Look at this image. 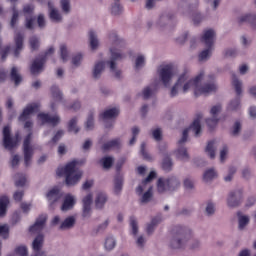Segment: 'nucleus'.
<instances>
[{
  "label": "nucleus",
  "mask_w": 256,
  "mask_h": 256,
  "mask_svg": "<svg viewBox=\"0 0 256 256\" xmlns=\"http://www.w3.org/2000/svg\"><path fill=\"white\" fill-rule=\"evenodd\" d=\"M61 8L64 13H70L71 3L69 2V0H61Z\"/></svg>",
  "instance_id": "obj_62"
},
{
  "label": "nucleus",
  "mask_w": 256,
  "mask_h": 256,
  "mask_svg": "<svg viewBox=\"0 0 256 256\" xmlns=\"http://www.w3.org/2000/svg\"><path fill=\"white\" fill-rule=\"evenodd\" d=\"M77 203V198L72 194H66L61 206V211H71Z\"/></svg>",
  "instance_id": "obj_21"
},
{
  "label": "nucleus",
  "mask_w": 256,
  "mask_h": 256,
  "mask_svg": "<svg viewBox=\"0 0 256 256\" xmlns=\"http://www.w3.org/2000/svg\"><path fill=\"white\" fill-rule=\"evenodd\" d=\"M53 53H55V48L50 47L46 53L45 56L42 58H36L30 68V71L32 73V75H39V73H42L43 71V67L45 65V58L49 57V55H53Z\"/></svg>",
  "instance_id": "obj_10"
},
{
  "label": "nucleus",
  "mask_w": 256,
  "mask_h": 256,
  "mask_svg": "<svg viewBox=\"0 0 256 256\" xmlns=\"http://www.w3.org/2000/svg\"><path fill=\"white\" fill-rule=\"evenodd\" d=\"M0 237L2 239H9V225L0 224Z\"/></svg>",
  "instance_id": "obj_55"
},
{
  "label": "nucleus",
  "mask_w": 256,
  "mask_h": 256,
  "mask_svg": "<svg viewBox=\"0 0 256 256\" xmlns=\"http://www.w3.org/2000/svg\"><path fill=\"white\" fill-rule=\"evenodd\" d=\"M38 119L42 121V124L48 123V125H52V127H57L59 123H61V117L59 115L51 116L49 114L40 113L38 114Z\"/></svg>",
  "instance_id": "obj_18"
},
{
  "label": "nucleus",
  "mask_w": 256,
  "mask_h": 256,
  "mask_svg": "<svg viewBox=\"0 0 256 256\" xmlns=\"http://www.w3.org/2000/svg\"><path fill=\"white\" fill-rule=\"evenodd\" d=\"M68 111H79L81 109V101L75 100L71 105H64Z\"/></svg>",
  "instance_id": "obj_57"
},
{
  "label": "nucleus",
  "mask_w": 256,
  "mask_h": 256,
  "mask_svg": "<svg viewBox=\"0 0 256 256\" xmlns=\"http://www.w3.org/2000/svg\"><path fill=\"white\" fill-rule=\"evenodd\" d=\"M232 86L238 96L243 93V81L239 80L237 75L234 73L232 74Z\"/></svg>",
  "instance_id": "obj_30"
},
{
  "label": "nucleus",
  "mask_w": 256,
  "mask_h": 256,
  "mask_svg": "<svg viewBox=\"0 0 256 256\" xmlns=\"http://www.w3.org/2000/svg\"><path fill=\"white\" fill-rule=\"evenodd\" d=\"M145 243H147V240L144 235L136 237V245L138 249H143L145 247Z\"/></svg>",
  "instance_id": "obj_61"
},
{
  "label": "nucleus",
  "mask_w": 256,
  "mask_h": 256,
  "mask_svg": "<svg viewBox=\"0 0 256 256\" xmlns=\"http://www.w3.org/2000/svg\"><path fill=\"white\" fill-rule=\"evenodd\" d=\"M119 117V110L118 108H108L102 114H100V119L102 121H109V119H116Z\"/></svg>",
  "instance_id": "obj_25"
},
{
  "label": "nucleus",
  "mask_w": 256,
  "mask_h": 256,
  "mask_svg": "<svg viewBox=\"0 0 256 256\" xmlns=\"http://www.w3.org/2000/svg\"><path fill=\"white\" fill-rule=\"evenodd\" d=\"M35 11V6L33 4H26L23 6V14L25 17H29Z\"/></svg>",
  "instance_id": "obj_58"
},
{
  "label": "nucleus",
  "mask_w": 256,
  "mask_h": 256,
  "mask_svg": "<svg viewBox=\"0 0 256 256\" xmlns=\"http://www.w3.org/2000/svg\"><path fill=\"white\" fill-rule=\"evenodd\" d=\"M152 137L155 141H161L163 139V131L161 128H156L152 130Z\"/></svg>",
  "instance_id": "obj_59"
},
{
  "label": "nucleus",
  "mask_w": 256,
  "mask_h": 256,
  "mask_svg": "<svg viewBox=\"0 0 256 256\" xmlns=\"http://www.w3.org/2000/svg\"><path fill=\"white\" fill-rule=\"evenodd\" d=\"M60 57L63 63H67V61H69V51L65 44L60 46Z\"/></svg>",
  "instance_id": "obj_51"
},
{
  "label": "nucleus",
  "mask_w": 256,
  "mask_h": 256,
  "mask_svg": "<svg viewBox=\"0 0 256 256\" xmlns=\"http://www.w3.org/2000/svg\"><path fill=\"white\" fill-rule=\"evenodd\" d=\"M95 127V114L93 112H90L87 118V121L85 123V129L86 131H93Z\"/></svg>",
  "instance_id": "obj_43"
},
{
  "label": "nucleus",
  "mask_w": 256,
  "mask_h": 256,
  "mask_svg": "<svg viewBox=\"0 0 256 256\" xmlns=\"http://www.w3.org/2000/svg\"><path fill=\"white\" fill-rule=\"evenodd\" d=\"M204 213L207 217H212V215H215V203L211 201L206 202Z\"/></svg>",
  "instance_id": "obj_49"
},
{
  "label": "nucleus",
  "mask_w": 256,
  "mask_h": 256,
  "mask_svg": "<svg viewBox=\"0 0 256 256\" xmlns=\"http://www.w3.org/2000/svg\"><path fill=\"white\" fill-rule=\"evenodd\" d=\"M130 227L132 229V235H137V233H139V226L135 218H130Z\"/></svg>",
  "instance_id": "obj_60"
},
{
  "label": "nucleus",
  "mask_w": 256,
  "mask_h": 256,
  "mask_svg": "<svg viewBox=\"0 0 256 256\" xmlns=\"http://www.w3.org/2000/svg\"><path fill=\"white\" fill-rule=\"evenodd\" d=\"M214 179H217V171L214 168L207 169L203 174L204 183H211Z\"/></svg>",
  "instance_id": "obj_32"
},
{
  "label": "nucleus",
  "mask_w": 256,
  "mask_h": 256,
  "mask_svg": "<svg viewBox=\"0 0 256 256\" xmlns=\"http://www.w3.org/2000/svg\"><path fill=\"white\" fill-rule=\"evenodd\" d=\"M77 165H79V161L73 160L68 162L65 167H60L57 169L58 177H66V185L68 187H73V185H77L79 181H81V177H83V171L77 169Z\"/></svg>",
  "instance_id": "obj_5"
},
{
  "label": "nucleus",
  "mask_w": 256,
  "mask_h": 256,
  "mask_svg": "<svg viewBox=\"0 0 256 256\" xmlns=\"http://www.w3.org/2000/svg\"><path fill=\"white\" fill-rule=\"evenodd\" d=\"M239 107H241V100L239 98H235L228 105V109L230 111H237V109H239Z\"/></svg>",
  "instance_id": "obj_56"
},
{
  "label": "nucleus",
  "mask_w": 256,
  "mask_h": 256,
  "mask_svg": "<svg viewBox=\"0 0 256 256\" xmlns=\"http://www.w3.org/2000/svg\"><path fill=\"white\" fill-rule=\"evenodd\" d=\"M108 43L110 45V60L107 62L99 61L94 64L92 69L93 79H101L103 71H105V65L110 69V72L114 75L116 79H121V70L117 69V61H123L127 55L121 51L125 46V40H123L117 32L110 31L108 33Z\"/></svg>",
  "instance_id": "obj_2"
},
{
  "label": "nucleus",
  "mask_w": 256,
  "mask_h": 256,
  "mask_svg": "<svg viewBox=\"0 0 256 256\" xmlns=\"http://www.w3.org/2000/svg\"><path fill=\"white\" fill-rule=\"evenodd\" d=\"M230 135L231 137H239V135H241V122H235Z\"/></svg>",
  "instance_id": "obj_54"
},
{
  "label": "nucleus",
  "mask_w": 256,
  "mask_h": 256,
  "mask_svg": "<svg viewBox=\"0 0 256 256\" xmlns=\"http://www.w3.org/2000/svg\"><path fill=\"white\" fill-rule=\"evenodd\" d=\"M212 51H213V48L211 47H207L206 49L201 51L198 55V61L200 63H205V61H209V59L211 58Z\"/></svg>",
  "instance_id": "obj_35"
},
{
  "label": "nucleus",
  "mask_w": 256,
  "mask_h": 256,
  "mask_svg": "<svg viewBox=\"0 0 256 256\" xmlns=\"http://www.w3.org/2000/svg\"><path fill=\"white\" fill-rule=\"evenodd\" d=\"M123 191V177L117 176L114 179V193L115 195H119Z\"/></svg>",
  "instance_id": "obj_42"
},
{
  "label": "nucleus",
  "mask_w": 256,
  "mask_h": 256,
  "mask_svg": "<svg viewBox=\"0 0 256 256\" xmlns=\"http://www.w3.org/2000/svg\"><path fill=\"white\" fill-rule=\"evenodd\" d=\"M11 81H14L15 85H19L23 81V78L21 77V74H19V70H17V67H13L11 69L10 73Z\"/></svg>",
  "instance_id": "obj_41"
},
{
  "label": "nucleus",
  "mask_w": 256,
  "mask_h": 256,
  "mask_svg": "<svg viewBox=\"0 0 256 256\" xmlns=\"http://www.w3.org/2000/svg\"><path fill=\"white\" fill-rule=\"evenodd\" d=\"M12 11H13V14L10 21V27H12L13 29L15 28V26L17 25V22L19 21V10L13 7Z\"/></svg>",
  "instance_id": "obj_53"
},
{
  "label": "nucleus",
  "mask_w": 256,
  "mask_h": 256,
  "mask_svg": "<svg viewBox=\"0 0 256 256\" xmlns=\"http://www.w3.org/2000/svg\"><path fill=\"white\" fill-rule=\"evenodd\" d=\"M31 127H33V122L26 121L24 124V129H29V133L25 137L23 142L24 163L26 167H29L31 165V159H33V147L31 146L33 132H31Z\"/></svg>",
  "instance_id": "obj_9"
},
{
  "label": "nucleus",
  "mask_w": 256,
  "mask_h": 256,
  "mask_svg": "<svg viewBox=\"0 0 256 256\" xmlns=\"http://www.w3.org/2000/svg\"><path fill=\"white\" fill-rule=\"evenodd\" d=\"M35 111H37L36 104L27 105L22 114L19 116V121H27V119H29V117H31Z\"/></svg>",
  "instance_id": "obj_26"
},
{
  "label": "nucleus",
  "mask_w": 256,
  "mask_h": 256,
  "mask_svg": "<svg viewBox=\"0 0 256 256\" xmlns=\"http://www.w3.org/2000/svg\"><path fill=\"white\" fill-rule=\"evenodd\" d=\"M192 239L193 230L189 227L178 225L172 230V238L169 245L171 249H183Z\"/></svg>",
  "instance_id": "obj_4"
},
{
  "label": "nucleus",
  "mask_w": 256,
  "mask_h": 256,
  "mask_svg": "<svg viewBox=\"0 0 256 256\" xmlns=\"http://www.w3.org/2000/svg\"><path fill=\"white\" fill-rule=\"evenodd\" d=\"M75 227V217L70 216L66 218L59 226L60 231H67Z\"/></svg>",
  "instance_id": "obj_31"
},
{
  "label": "nucleus",
  "mask_w": 256,
  "mask_h": 256,
  "mask_svg": "<svg viewBox=\"0 0 256 256\" xmlns=\"http://www.w3.org/2000/svg\"><path fill=\"white\" fill-rule=\"evenodd\" d=\"M217 151V143L215 141L208 142L205 153L210 157V159H215V153Z\"/></svg>",
  "instance_id": "obj_34"
},
{
  "label": "nucleus",
  "mask_w": 256,
  "mask_h": 256,
  "mask_svg": "<svg viewBox=\"0 0 256 256\" xmlns=\"http://www.w3.org/2000/svg\"><path fill=\"white\" fill-rule=\"evenodd\" d=\"M181 187V180L177 176H169L167 178H159L157 181L158 193H173Z\"/></svg>",
  "instance_id": "obj_8"
},
{
  "label": "nucleus",
  "mask_w": 256,
  "mask_h": 256,
  "mask_svg": "<svg viewBox=\"0 0 256 256\" xmlns=\"http://www.w3.org/2000/svg\"><path fill=\"white\" fill-rule=\"evenodd\" d=\"M51 95H52V102L50 107L52 111H55V109H57V103H61V101H63V93H61V90H59V87L52 86Z\"/></svg>",
  "instance_id": "obj_19"
},
{
  "label": "nucleus",
  "mask_w": 256,
  "mask_h": 256,
  "mask_svg": "<svg viewBox=\"0 0 256 256\" xmlns=\"http://www.w3.org/2000/svg\"><path fill=\"white\" fill-rule=\"evenodd\" d=\"M45 223H47V215H40L34 225L30 226L29 232L32 233L33 235L37 233H41L43 229H45Z\"/></svg>",
  "instance_id": "obj_17"
},
{
  "label": "nucleus",
  "mask_w": 256,
  "mask_h": 256,
  "mask_svg": "<svg viewBox=\"0 0 256 256\" xmlns=\"http://www.w3.org/2000/svg\"><path fill=\"white\" fill-rule=\"evenodd\" d=\"M215 30L213 29H206L203 31V34L201 36V41L204 43L206 47L213 48V45H215V37H216Z\"/></svg>",
  "instance_id": "obj_16"
},
{
  "label": "nucleus",
  "mask_w": 256,
  "mask_h": 256,
  "mask_svg": "<svg viewBox=\"0 0 256 256\" xmlns=\"http://www.w3.org/2000/svg\"><path fill=\"white\" fill-rule=\"evenodd\" d=\"M145 63H146L145 55L139 54L138 56H136L135 64H134L135 71H141V69L145 67Z\"/></svg>",
  "instance_id": "obj_36"
},
{
  "label": "nucleus",
  "mask_w": 256,
  "mask_h": 256,
  "mask_svg": "<svg viewBox=\"0 0 256 256\" xmlns=\"http://www.w3.org/2000/svg\"><path fill=\"white\" fill-rule=\"evenodd\" d=\"M50 205H55V203L61 201L63 198V192L59 188H52L46 195Z\"/></svg>",
  "instance_id": "obj_22"
},
{
  "label": "nucleus",
  "mask_w": 256,
  "mask_h": 256,
  "mask_svg": "<svg viewBox=\"0 0 256 256\" xmlns=\"http://www.w3.org/2000/svg\"><path fill=\"white\" fill-rule=\"evenodd\" d=\"M157 89H159V80H155L149 86L143 89V99H150V97H153V95H155V93L157 92Z\"/></svg>",
  "instance_id": "obj_23"
},
{
  "label": "nucleus",
  "mask_w": 256,
  "mask_h": 256,
  "mask_svg": "<svg viewBox=\"0 0 256 256\" xmlns=\"http://www.w3.org/2000/svg\"><path fill=\"white\" fill-rule=\"evenodd\" d=\"M29 45L31 51H37V49H39V47L41 46V40L37 36H32L29 39Z\"/></svg>",
  "instance_id": "obj_46"
},
{
  "label": "nucleus",
  "mask_w": 256,
  "mask_h": 256,
  "mask_svg": "<svg viewBox=\"0 0 256 256\" xmlns=\"http://www.w3.org/2000/svg\"><path fill=\"white\" fill-rule=\"evenodd\" d=\"M14 183L16 187H25V185H27V176L21 173L16 174L14 177Z\"/></svg>",
  "instance_id": "obj_39"
},
{
  "label": "nucleus",
  "mask_w": 256,
  "mask_h": 256,
  "mask_svg": "<svg viewBox=\"0 0 256 256\" xmlns=\"http://www.w3.org/2000/svg\"><path fill=\"white\" fill-rule=\"evenodd\" d=\"M161 223V218H153L151 222L147 225L146 231L148 235H152L153 231H155V227Z\"/></svg>",
  "instance_id": "obj_47"
},
{
  "label": "nucleus",
  "mask_w": 256,
  "mask_h": 256,
  "mask_svg": "<svg viewBox=\"0 0 256 256\" xmlns=\"http://www.w3.org/2000/svg\"><path fill=\"white\" fill-rule=\"evenodd\" d=\"M227 155H229V147L223 146L220 151V161L221 163H225V159H227Z\"/></svg>",
  "instance_id": "obj_63"
},
{
  "label": "nucleus",
  "mask_w": 256,
  "mask_h": 256,
  "mask_svg": "<svg viewBox=\"0 0 256 256\" xmlns=\"http://www.w3.org/2000/svg\"><path fill=\"white\" fill-rule=\"evenodd\" d=\"M171 19H173V15L163 14L157 21L158 27H165V25H169V23H171Z\"/></svg>",
  "instance_id": "obj_40"
},
{
  "label": "nucleus",
  "mask_w": 256,
  "mask_h": 256,
  "mask_svg": "<svg viewBox=\"0 0 256 256\" xmlns=\"http://www.w3.org/2000/svg\"><path fill=\"white\" fill-rule=\"evenodd\" d=\"M71 63L75 69H77V67H81V63H83V54L81 53L75 54L72 57Z\"/></svg>",
  "instance_id": "obj_50"
},
{
  "label": "nucleus",
  "mask_w": 256,
  "mask_h": 256,
  "mask_svg": "<svg viewBox=\"0 0 256 256\" xmlns=\"http://www.w3.org/2000/svg\"><path fill=\"white\" fill-rule=\"evenodd\" d=\"M121 145H123V143L121 142V139L116 138V139L106 142L102 146V149H103V151H109L111 149H121Z\"/></svg>",
  "instance_id": "obj_28"
},
{
  "label": "nucleus",
  "mask_w": 256,
  "mask_h": 256,
  "mask_svg": "<svg viewBox=\"0 0 256 256\" xmlns=\"http://www.w3.org/2000/svg\"><path fill=\"white\" fill-rule=\"evenodd\" d=\"M156 73L159 81L162 82L164 87H171V83H173V77L177 75V67H175L173 64L160 65L157 68Z\"/></svg>",
  "instance_id": "obj_7"
},
{
  "label": "nucleus",
  "mask_w": 256,
  "mask_h": 256,
  "mask_svg": "<svg viewBox=\"0 0 256 256\" xmlns=\"http://www.w3.org/2000/svg\"><path fill=\"white\" fill-rule=\"evenodd\" d=\"M117 247V240L113 236H108L104 243V248L106 251H113Z\"/></svg>",
  "instance_id": "obj_38"
},
{
  "label": "nucleus",
  "mask_w": 256,
  "mask_h": 256,
  "mask_svg": "<svg viewBox=\"0 0 256 256\" xmlns=\"http://www.w3.org/2000/svg\"><path fill=\"white\" fill-rule=\"evenodd\" d=\"M239 21L240 23H249L252 27H256V13L251 12L244 14L239 18Z\"/></svg>",
  "instance_id": "obj_29"
},
{
  "label": "nucleus",
  "mask_w": 256,
  "mask_h": 256,
  "mask_svg": "<svg viewBox=\"0 0 256 256\" xmlns=\"http://www.w3.org/2000/svg\"><path fill=\"white\" fill-rule=\"evenodd\" d=\"M23 39H25V35L21 32H17L14 36V57H19L21 51H23Z\"/></svg>",
  "instance_id": "obj_24"
},
{
  "label": "nucleus",
  "mask_w": 256,
  "mask_h": 256,
  "mask_svg": "<svg viewBox=\"0 0 256 256\" xmlns=\"http://www.w3.org/2000/svg\"><path fill=\"white\" fill-rule=\"evenodd\" d=\"M205 79V83L201 85V81ZM217 91L215 83V75L211 74L205 78V72H200L196 77H191V71L184 69L177 75L176 82L170 88L169 95L171 98L179 97V94L193 92L196 97L199 95H209Z\"/></svg>",
  "instance_id": "obj_1"
},
{
  "label": "nucleus",
  "mask_w": 256,
  "mask_h": 256,
  "mask_svg": "<svg viewBox=\"0 0 256 256\" xmlns=\"http://www.w3.org/2000/svg\"><path fill=\"white\" fill-rule=\"evenodd\" d=\"M238 215V228L240 231H243V229H245V227H247L249 225V216L244 215L241 212L237 213Z\"/></svg>",
  "instance_id": "obj_33"
},
{
  "label": "nucleus",
  "mask_w": 256,
  "mask_h": 256,
  "mask_svg": "<svg viewBox=\"0 0 256 256\" xmlns=\"http://www.w3.org/2000/svg\"><path fill=\"white\" fill-rule=\"evenodd\" d=\"M100 163L103 169H109L110 167H113V163H115V158H113V156H105L100 160Z\"/></svg>",
  "instance_id": "obj_45"
},
{
  "label": "nucleus",
  "mask_w": 256,
  "mask_h": 256,
  "mask_svg": "<svg viewBox=\"0 0 256 256\" xmlns=\"http://www.w3.org/2000/svg\"><path fill=\"white\" fill-rule=\"evenodd\" d=\"M108 201H109V196H107V193L103 191L96 192L95 198H94L95 209H97V211H103Z\"/></svg>",
  "instance_id": "obj_14"
},
{
  "label": "nucleus",
  "mask_w": 256,
  "mask_h": 256,
  "mask_svg": "<svg viewBox=\"0 0 256 256\" xmlns=\"http://www.w3.org/2000/svg\"><path fill=\"white\" fill-rule=\"evenodd\" d=\"M15 253H16V255H19V256H27L28 255L27 247L26 246H18L15 249Z\"/></svg>",
  "instance_id": "obj_64"
},
{
  "label": "nucleus",
  "mask_w": 256,
  "mask_h": 256,
  "mask_svg": "<svg viewBox=\"0 0 256 256\" xmlns=\"http://www.w3.org/2000/svg\"><path fill=\"white\" fill-rule=\"evenodd\" d=\"M17 141H19V134H16V140L11 137V128L9 126H5L3 129V146L8 151H11L14 147L17 146Z\"/></svg>",
  "instance_id": "obj_11"
},
{
  "label": "nucleus",
  "mask_w": 256,
  "mask_h": 256,
  "mask_svg": "<svg viewBox=\"0 0 256 256\" xmlns=\"http://www.w3.org/2000/svg\"><path fill=\"white\" fill-rule=\"evenodd\" d=\"M93 204V194L88 193L82 198V217H91V205Z\"/></svg>",
  "instance_id": "obj_15"
},
{
  "label": "nucleus",
  "mask_w": 256,
  "mask_h": 256,
  "mask_svg": "<svg viewBox=\"0 0 256 256\" xmlns=\"http://www.w3.org/2000/svg\"><path fill=\"white\" fill-rule=\"evenodd\" d=\"M241 201H243V191L234 190L228 195L227 205L230 208L239 207V205H241Z\"/></svg>",
  "instance_id": "obj_13"
},
{
  "label": "nucleus",
  "mask_w": 256,
  "mask_h": 256,
  "mask_svg": "<svg viewBox=\"0 0 256 256\" xmlns=\"http://www.w3.org/2000/svg\"><path fill=\"white\" fill-rule=\"evenodd\" d=\"M157 177V173L155 171H151L146 179L142 181V183L136 188L137 195H141L140 203L142 205H147L149 201L153 198V187L149 186L148 190L143 194V191H145L147 184L151 183L153 179Z\"/></svg>",
  "instance_id": "obj_6"
},
{
  "label": "nucleus",
  "mask_w": 256,
  "mask_h": 256,
  "mask_svg": "<svg viewBox=\"0 0 256 256\" xmlns=\"http://www.w3.org/2000/svg\"><path fill=\"white\" fill-rule=\"evenodd\" d=\"M189 133H193L195 137H201V121L199 119L194 120L188 128H185L181 138L178 140V149L175 151L176 159H179L184 163H187V161L191 159L187 148L183 146L184 143H187Z\"/></svg>",
  "instance_id": "obj_3"
},
{
  "label": "nucleus",
  "mask_w": 256,
  "mask_h": 256,
  "mask_svg": "<svg viewBox=\"0 0 256 256\" xmlns=\"http://www.w3.org/2000/svg\"><path fill=\"white\" fill-rule=\"evenodd\" d=\"M48 9H49V17L52 23H61L63 21V16L61 12L53 5V2H48Z\"/></svg>",
  "instance_id": "obj_20"
},
{
  "label": "nucleus",
  "mask_w": 256,
  "mask_h": 256,
  "mask_svg": "<svg viewBox=\"0 0 256 256\" xmlns=\"http://www.w3.org/2000/svg\"><path fill=\"white\" fill-rule=\"evenodd\" d=\"M89 45L92 51H97L99 49V36L97 35V32L90 30L89 31Z\"/></svg>",
  "instance_id": "obj_27"
},
{
  "label": "nucleus",
  "mask_w": 256,
  "mask_h": 256,
  "mask_svg": "<svg viewBox=\"0 0 256 256\" xmlns=\"http://www.w3.org/2000/svg\"><path fill=\"white\" fill-rule=\"evenodd\" d=\"M221 111H223V106H221V104H216L211 107V118L206 119V123L210 129L217 127V124L219 123V113H221Z\"/></svg>",
  "instance_id": "obj_12"
},
{
  "label": "nucleus",
  "mask_w": 256,
  "mask_h": 256,
  "mask_svg": "<svg viewBox=\"0 0 256 256\" xmlns=\"http://www.w3.org/2000/svg\"><path fill=\"white\" fill-rule=\"evenodd\" d=\"M7 207H9V197L3 195L0 197V217L7 213Z\"/></svg>",
  "instance_id": "obj_37"
},
{
  "label": "nucleus",
  "mask_w": 256,
  "mask_h": 256,
  "mask_svg": "<svg viewBox=\"0 0 256 256\" xmlns=\"http://www.w3.org/2000/svg\"><path fill=\"white\" fill-rule=\"evenodd\" d=\"M123 13V7L119 4V1H116L111 6V14L112 15H121Z\"/></svg>",
  "instance_id": "obj_52"
},
{
  "label": "nucleus",
  "mask_w": 256,
  "mask_h": 256,
  "mask_svg": "<svg viewBox=\"0 0 256 256\" xmlns=\"http://www.w3.org/2000/svg\"><path fill=\"white\" fill-rule=\"evenodd\" d=\"M162 169H163V171H166V173H169V171H172L173 160L171 159V157H169V156L164 157V159L162 161Z\"/></svg>",
  "instance_id": "obj_44"
},
{
  "label": "nucleus",
  "mask_w": 256,
  "mask_h": 256,
  "mask_svg": "<svg viewBox=\"0 0 256 256\" xmlns=\"http://www.w3.org/2000/svg\"><path fill=\"white\" fill-rule=\"evenodd\" d=\"M79 119L77 117L72 118L68 123V131L70 133H77L80 129L79 126H77Z\"/></svg>",
  "instance_id": "obj_48"
}]
</instances>
